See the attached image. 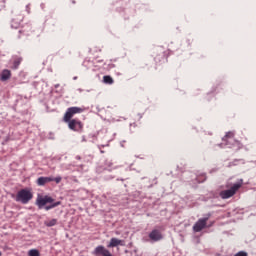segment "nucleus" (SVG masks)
<instances>
[{
    "label": "nucleus",
    "mask_w": 256,
    "mask_h": 256,
    "mask_svg": "<svg viewBox=\"0 0 256 256\" xmlns=\"http://www.w3.org/2000/svg\"><path fill=\"white\" fill-rule=\"evenodd\" d=\"M94 255L99 256H112L111 252L105 248V246H98L94 250Z\"/></svg>",
    "instance_id": "9"
},
{
    "label": "nucleus",
    "mask_w": 256,
    "mask_h": 256,
    "mask_svg": "<svg viewBox=\"0 0 256 256\" xmlns=\"http://www.w3.org/2000/svg\"><path fill=\"white\" fill-rule=\"evenodd\" d=\"M11 79V70L9 69H4L2 70L0 74V80L1 81H9Z\"/></svg>",
    "instance_id": "11"
},
{
    "label": "nucleus",
    "mask_w": 256,
    "mask_h": 256,
    "mask_svg": "<svg viewBox=\"0 0 256 256\" xmlns=\"http://www.w3.org/2000/svg\"><path fill=\"white\" fill-rule=\"evenodd\" d=\"M61 176L53 178V181H55V183H61Z\"/></svg>",
    "instance_id": "18"
},
{
    "label": "nucleus",
    "mask_w": 256,
    "mask_h": 256,
    "mask_svg": "<svg viewBox=\"0 0 256 256\" xmlns=\"http://www.w3.org/2000/svg\"><path fill=\"white\" fill-rule=\"evenodd\" d=\"M234 256H249V255L245 251H240V252L236 253Z\"/></svg>",
    "instance_id": "17"
},
{
    "label": "nucleus",
    "mask_w": 256,
    "mask_h": 256,
    "mask_svg": "<svg viewBox=\"0 0 256 256\" xmlns=\"http://www.w3.org/2000/svg\"><path fill=\"white\" fill-rule=\"evenodd\" d=\"M31 199H33V192L27 188L19 190L15 196V201H17V203H22L23 205H27Z\"/></svg>",
    "instance_id": "3"
},
{
    "label": "nucleus",
    "mask_w": 256,
    "mask_h": 256,
    "mask_svg": "<svg viewBox=\"0 0 256 256\" xmlns=\"http://www.w3.org/2000/svg\"><path fill=\"white\" fill-rule=\"evenodd\" d=\"M53 181V177H39L36 181L37 185L39 187H43L44 185H47V183H51Z\"/></svg>",
    "instance_id": "10"
},
{
    "label": "nucleus",
    "mask_w": 256,
    "mask_h": 256,
    "mask_svg": "<svg viewBox=\"0 0 256 256\" xmlns=\"http://www.w3.org/2000/svg\"><path fill=\"white\" fill-rule=\"evenodd\" d=\"M28 256H41V252L37 249H31L28 251Z\"/></svg>",
    "instance_id": "16"
},
{
    "label": "nucleus",
    "mask_w": 256,
    "mask_h": 256,
    "mask_svg": "<svg viewBox=\"0 0 256 256\" xmlns=\"http://www.w3.org/2000/svg\"><path fill=\"white\" fill-rule=\"evenodd\" d=\"M222 141L225 142V145H233L234 143H237V141H235V133L234 132L226 133V135L222 138Z\"/></svg>",
    "instance_id": "7"
},
{
    "label": "nucleus",
    "mask_w": 256,
    "mask_h": 256,
    "mask_svg": "<svg viewBox=\"0 0 256 256\" xmlns=\"http://www.w3.org/2000/svg\"><path fill=\"white\" fill-rule=\"evenodd\" d=\"M142 118H143V115L138 114V119H142Z\"/></svg>",
    "instance_id": "19"
},
{
    "label": "nucleus",
    "mask_w": 256,
    "mask_h": 256,
    "mask_svg": "<svg viewBox=\"0 0 256 256\" xmlns=\"http://www.w3.org/2000/svg\"><path fill=\"white\" fill-rule=\"evenodd\" d=\"M21 61H23V58H21V57H17V58H15L14 59V63H13V65H14V69H19V66L21 65Z\"/></svg>",
    "instance_id": "15"
},
{
    "label": "nucleus",
    "mask_w": 256,
    "mask_h": 256,
    "mask_svg": "<svg viewBox=\"0 0 256 256\" xmlns=\"http://www.w3.org/2000/svg\"><path fill=\"white\" fill-rule=\"evenodd\" d=\"M211 215H208L205 218H200L193 226V231L195 233H201L202 229H205L207 227V222L209 221V218Z\"/></svg>",
    "instance_id": "5"
},
{
    "label": "nucleus",
    "mask_w": 256,
    "mask_h": 256,
    "mask_svg": "<svg viewBox=\"0 0 256 256\" xmlns=\"http://www.w3.org/2000/svg\"><path fill=\"white\" fill-rule=\"evenodd\" d=\"M125 247V240H121L119 238H111L110 242L108 243L107 247L108 249H111L113 247Z\"/></svg>",
    "instance_id": "6"
},
{
    "label": "nucleus",
    "mask_w": 256,
    "mask_h": 256,
    "mask_svg": "<svg viewBox=\"0 0 256 256\" xmlns=\"http://www.w3.org/2000/svg\"><path fill=\"white\" fill-rule=\"evenodd\" d=\"M103 82L106 83V85H113V83H115L113 78L109 75L103 77Z\"/></svg>",
    "instance_id": "12"
},
{
    "label": "nucleus",
    "mask_w": 256,
    "mask_h": 256,
    "mask_svg": "<svg viewBox=\"0 0 256 256\" xmlns=\"http://www.w3.org/2000/svg\"><path fill=\"white\" fill-rule=\"evenodd\" d=\"M51 205L45 206V211H50V209H55L61 205V201L50 203Z\"/></svg>",
    "instance_id": "13"
},
{
    "label": "nucleus",
    "mask_w": 256,
    "mask_h": 256,
    "mask_svg": "<svg viewBox=\"0 0 256 256\" xmlns=\"http://www.w3.org/2000/svg\"><path fill=\"white\" fill-rule=\"evenodd\" d=\"M44 225H46V227H55V225H57V219L47 220L44 222Z\"/></svg>",
    "instance_id": "14"
},
{
    "label": "nucleus",
    "mask_w": 256,
    "mask_h": 256,
    "mask_svg": "<svg viewBox=\"0 0 256 256\" xmlns=\"http://www.w3.org/2000/svg\"><path fill=\"white\" fill-rule=\"evenodd\" d=\"M242 186H243L242 182L233 184L232 186H231V184L228 183V184H226L227 190L221 191L219 195H220L221 199H231V197H233L237 193L239 188Z\"/></svg>",
    "instance_id": "2"
},
{
    "label": "nucleus",
    "mask_w": 256,
    "mask_h": 256,
    "mask_svg": "<svg viewBox=\"0 0 256 256\" xmlns=\"http://www.w3.org/2000/svg\"><path fill=\"white\" fill-rule=\"evenodd\" d=\"M149 239L154 242L161 241L163 234L158 229H154L149 233Z\"/></svg>",
    "instance_id": "8"
},
{
    "label": "nucleus",
    "mask_w": 256,
    "mask_h": 256,
    "mask_svg": "<svg viewBox=\"0 0 256 256\" xmlns=\"http://www.w3.org/2000/svg\"><path fill=\"white\" fill-rule=\"evenodd\" d=\"M54 201H55V199H53L51 196L38 195L36 198V205L39 209H43V207H45V205H47L48 203H53Z\"/></svg>",
    "instance_id": "4"
},
{
    "label": "nucleus",
    "mask_w": 256,
    "mask_h": 256,
    "mask_svg": "<svg viewBox=\"0 0 256 256\" xmlns=\"http://www.w3.org/2000/svg\"><path fill=\"white\" fill-rule=\"evenodd\" d=\"M84 111L85 109L77 106L70 107L66 110L63 121L68 124V129L75 131L76 133H81L83 131V122L79 119H73V117L79 113H83Z\"/></svg>",
    "instance_id": "1"
},
{
    "label": "nucleus",
    "mask_w": 256,
    "mask_h": 256,
    "mask_svg": "<svg viewBox=\"0 0 256 256\" xmlns=\"http://www.w3.org/2000/svg\"><path fill=\"white\" fill-rule=\"evenodd\" d=\"M2 255L1 251H0V256Z\"/></svg>",
    "instance_id": "20"
}]
</instances>
